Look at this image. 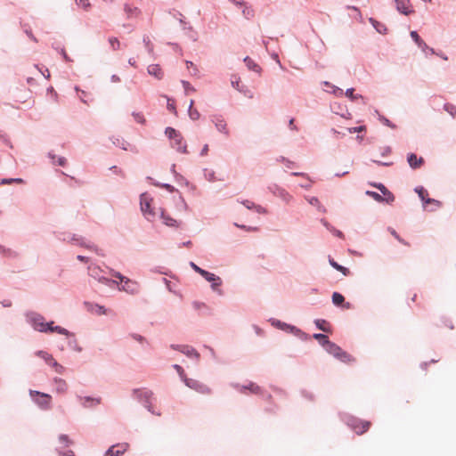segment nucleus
Instances as JSON below:
<instances>
[{
	"label": "nucleus",
	"instance_id": "1",
	"mask_svg": "<svg viewBox=\"0 0 456 456\" xmlns=\"http://www.w3.org/2000/svg\"><path fill=\"white\" fill-rule=\"evenodd\" d=\"M110 273L114 277L119 280L121 287H118L119 290H123L125 292L130 294H136L139 292V284L137 281L130 280L129 278L122 275L120 273L116 272L114 270H110Z\"/></svg>",
	"mask_w": 456,
	"mask_h": 456
},
{
	"label": "nucleus",
	"instance_id": "2",
	"mask_svg": "<svg viewBox=\"0 0 456 456\" xmlns=\"http://www.w3.org/2000/svg\"><path fill=\"white\" fill-rule=\"evenodd\" d=\"M152 199L148 193H142L140 196L141 210L145 217L152 221L156 216V212L151 208Z\"/></svg>",
	"mask_w": 456,
	"mask_h": 456
},
{
	"label": "nucleus",
	"instance_id": "3",
	"mask_svg": "<svg viewBox=\"0 0 456 456\" xmlns=\"http://www.w3.org/2000/svg\"><path fill=\"white\" fill-rule=\"evenodd\" d=\"M326 351L338 358V360L344 362H350L354 361L352 356L348 354L346 352L342 350L338 345L335 343L330 341L328 345L325 346Z\"/></svg>",
	"mask_w": 456,
	"mask_h": 456
},
{
	"label": "nucleus",
	"instance_id": "4",
	"mask_svg": "<svg viewBox=\"0 0 456 456\" xmlns=\"http://www.w3.org/2000/svg\"><path fill=\"white\" fill-rule=\"evenodd\" d=\"M103 273L104 271L98 265H91L88 266V274L94 280L106 285L118 284V281L104 277Z\"/></svg>",
	"mask_w": 456,
	"mask_h": 456
},
{
	"label": "nucleus",
	"instance_id": "5",
	"mask_svg": "<svg viewBox=\"0 0 456 456\" xmlns=\"http://www.w3.org/2000/svg\"><path fill=\"white\" fill-rule=\"evenodd\" d=\"M29 395L34 398L35 402L43 409H49L52 397L48 394L41 393L35 390H30Z\"/></svg>",
	"mask_w": 456,
	"mask_h": 456
},
{
	"label": "nucleus",
	"instance_id": "6",
	"mask_svg": "<svg viewBox=\"0 0 456 456\" xmlns=\"http://www.w3.org/2000/svg\"><path fill=\"white\" fill-rule=\"evenodd\" d=\"M184 384L188 387L197 391L198 393H200L203 395H210L211 394L210 387L199 380H196L193 379H189V378H184Z\"/></svg>",
	"mask_w": 456,
	"mask_h": 456
},
{
	"label": "nucleus",
	"instance_id": "7",
	"mask_svg": "<svg viewBox=\"0 0 456 456\" xmlns=\"http://www.w3.org/2000/svg\"><path fill=\"white\" fill-rule=\"evenodd\" d=\"M348 425L357 435H362L370 428L371 424L367 420L352 419L348 421Z\"/></svg>",
	"mask_w": 456,
	"mask_h": 456
},
{
	"label": "nucleus",
	"instance_id": "8",
	"mask_svg": "<svg viewBox=\"0 0 456 456\" xmlns=\"http://www.w3.org/2000/svg\"><path fill=\"white\" fill-rule=\"evenodd\" d=\"M134 395L137 397V399L142 402L145 407L151 412L153 411L151 410V397H152V392L147 389H136L134 390Z\"/></svg>",
	"mask_w": 456,
	"mask_h": 456
},
{
	"label": "nucleus",
	"instance_id": "9",
	"mask_svg": "<svg viewBox=\"0 0 456 456\" xmlns=\"http://www.w3.org/2000/svg\"><path fill=\"white\" fill-rule=\"evenodd\" d=\"M129 448L127 443L117 444L109 448L104 456H120L125 453Z\"/></svg>",
	"mask_w": 456,
	"mask_h": 456
},
{
	"label": "nucleus",
	"instance_id": "10",
	"mask_svg": "<svg viewBox=\"0 0 456 456\" xmlns=\"http://www.w3.org/2000/svg\"><path fill=\"white\" fill-rule=\"evenodd\" d=\"M416 191L425 204H433L436 208L441 207L440 201L428 198V193L427 190H425L424 188H422V187L417 188Z\"/></svg>",
	"mask_w": 456,
	"mask_h": 456
},
{
	"label": "nucleus",
	"instance_id": "11",
	"mask_svg": "<svg viewBox=\"0 0 456 456\" xmlns=\"http://www.w3.org/2000/svg\"><path fill=\"white\" fill-rule=\"evenodd\" d=\"M407 161L413 169L419 168L424 164L422 157H417L415 153H410L407 156Z\"/></svg>",
	"mask_w": 456,
	"mask_h": 456
},
{
	"label": "nucleus",
	"instance_id": "12",
	"mask_svg": "<svg viewBox=\"0 0 456 456\" xmlns=\"http://www.w3.org/2000/svg\"><path fill=\"white\" fill-rule=\"evenodd\" d=\"M212 121L214 122L216 127L219 132L224 133L225 134H229L227 129V124L222 116H214Z\"/></svg>",
	"mask_w": 456,
	"mask_h": 456
},
{
	"label": "nucleus",
	"instance_id": "13",
	"mask_svg": "<svg viewBox=\"0 0 456 456\" xmlns=\"http://www.w3.org/2000/svg\"><path fill=\"white\" fill-rule=\"evenodd\" d=\"M173 348L179 350L181 353H183V354H185L189 357H194L196 359H198L200 357V354H198V352L191 346H173Z\"/></svg>",
	"mask_w": 456,
	"mask_h": 456
},
{
	"label": "nucleus",
	"instance_id": "14",
	"mask_svg": "<svg viewBox=\"0 0 456 456\" xmlns=\"http://www.w3.org/2000/svg\"><path fill=\"white\" fill-rule=\"evenodd\" d=\"M395 4H396V9L407 15L409 14L410 12H411V4H410V1L409 0H395Z\"/></svg>",
	"mask_w": 456,
	"mask_h": 456
},
{
	"label": "nucleus",
	"instance_id": "15",
	"mask_svg": "<svg viewBox=\"0 0 456 456\" xmlns=\"http://www.w3.org/2000/svg\"><path fill=\"white\" fill-rule=\"evenodd\" d=\"M203 278H205L208 281L212 283V288L216 289V287L220 286L222 283L221 279L216 276V274L209 273L208 271H205L202 275Z\"/></svg>",
	"mask_w": 456,
	"mask_h": 456
},
{
	"label": "nucleus",
	"instance_id": "16",
	"mask_svg": "<svg viewBox=\"0 0 456 456\" xmlns=\"http://www.w3.org/2000/svg\"><path fill=\"white\" fill-rule=\"evenodd\" d=\"M32 323L35 330L40 332H47V323L44 322V318L42 316H37L33 318Z\"/></svg>",
	"mask_w": 456,
	"mask_h": 456
},
{
	"label": "nucleus",
	"instance_id": "17",
	"mask_svg": "<svg viewBox=\"0 0 456 456\" xmlns=\"http://www.w3.org/2000/svg\"><path fill=\"white\" fill-rule=\"evenodd\" d=\"M79 400H80L81 403L83 404V406L86 407V408L96 406V405L100 404V403H101V398H94V397H89V396H85V397L79 396Z\"/></svg>",
	"mask_w": 456,
	"mask_h": 456
},
{
	"label": "nucleus",
	"instance_id": "18",
	"mask_svg": "<svg viewBox=\"0 0 456 456\" xmlns=\"http://www.w3.org/2000/svg\"><path fill=\"white\" fill-rule=\"evenodd\" d=\"M172 146L179 152H186V142L182 135L172 141Z\"/></svg>",
	"mask_w": 456,
	"mask_h": 456
},
{
	"label": "nucleus",
	"instance_id": "19",
	"mask_svg": "<svg viewBox=\"0 0 456 456\" xmlns=\"http://www.w3.org/2000/svg\"><path fill=\"white\" fill-rule=\"evenodd\" d=\"M148 73L151 76H153V77H155L158 79H161L163 77V75H164L161 68L158 64H151V65H150L148 67Z\"/></svg>",
	"mask_w": 456,
	"mask_h": 456
},
{
	"label": "nucleus",
	"instance_id": "20",
	"mask_svg": "<svg viewBox=\"0 0 456 456\" xmlns=\"http://www.w3.org/2000/svg\"><path fill=\"white\" fill-rule=\"evenodd\" d=\"M242 204L248 209H253L255 210L256 212L259 213V214H266V210L265 208H263L262 206L260 205H256L255 204L254 202L252 201H249V200H244L242 201Z\"/></svg>",
	"mask_w": 456,
	"mask_h": 456
},
{
	"label": "nucleus",
	"instance_id": "21",
	"mask_svg": "<svg viewBox=\"0 0 456 456\" xmlns=\"http://www.w3.org/2000/svg\"><path fill=\"white\" fill-rule=\"evenodd\" d=\"M125 12L127 15V18H136L140 15V10L135 6H131L129 4H125Z\"/></svg>",
	"mask_w": 456,
	"mask_h": 456
},
{
	"label": "nucleus",
	"instance_id": "22",
	"mask_svg": "<svg viewBox=\"0 0 456 456\" xmlns=\"http://www.w3.org/2000/svg\"><path fill=\"white\" fill-rule=\"evenodd\" d=\"M382 193L383 195L386 197V201L387 202H390V201H393L394 200V196L393 194L388 191V190L383 185V184H379V185H375Z\"/></svg>",
	"mask_w": 456,
	"mask_h": 456
},
{
	"label": "nucleus",
	"instance_id": "23",
	"mask_svg": "<svg viewBox=\"0 0 456 456\" xmlns=\"http://www.w3.org/2000/svg\"><path fill=\"white\" fill-rule=\"evenodd\" d=\"M54 382L56 384V390L58 393H65L66 392V390L68 388V385L65 380H63L61 379H55Z\"/></svg>",
	"mask_w": 456,
	"mask_h": 456
},
{
	"label": "nucleus",
	"instance_id": "24",
	"mask_svg": "<svg viewBox=\"0 0 456 456\" xmlns=\"http://www.w3.org/2000/svg\"><path fill=\"white\" fill-rule=\"evenodd\" d=\"M315 324L318 327V329H320L321 330H322L324 332H331L330 325L325 320H320V319L316 320Z\"/></svg>",
	"mask_w": 456,
	"mask_h": 456
},
{
	"label": "nucleus",
	"instance_id": "25",
	"mask_svg": "<svg viewBox=\"0 0 456 456\" xmlns=\"http://www.w3.org/2000/svg\"><path fill=\"white\" fill-rule=\"evenodd\" d=\"M194 101L191 100L189 107V116L192 120H197L200 118V113L196 109H193Z\"/></svg>",
	"mask_w": 456,
	"mask_h": 456
},
{
	"label": "nucleus",
	"instance_id": "26",
	"mask_svg": "<svg viewBox=\"0 0 456 456\" xmlns=\"http://www.w3.org/2000/svg\"><path fill=\"white\" fill-rule=\"evenodd\" d=\"M244 61L249 69H252L256 72L260 71L259 66L256 63H255V61L252 59H250L249 57H246L244 59Z\"/></svg>",
	"mask_w": 456,
	"mask_h": 456
},
{
	"label": "nucleus",
	"instance_id": "27",
	"mask_svg": "<svg viewBox=\"0 0 456 456\" xmlns=\"http://www.w3.org/2000/svg\"><path fill=\"white\" fill-rule=\"evenodd\" d=\"M411 37L419 47H421L423 49L427 47L426 43L419 37V36L418 35V33L416 31H411Z\"/></svg>",
	"mask_w": 456,
	"mask_h": 456
},
{
	"label": "nucleus",
	"instance_id": "28",
	"mask_svg": "<svg viewBox=\"0 0 456 456\" xmlns=\"http://www.w3.org/2000/svg\"><path fill=\"white\" fill-rule=\"evenodd\" d=\"M314 338L319 341V343L323 346L325 347L328 343H330V340L328 338V337L324 334H320V333H317V334H314Z\"/></svg>",
	"mask_w": 456,
	"mask_h": 456
},
{
	"label": "nucleus",
	"instance_id": "29",
	"mask_svg": "<svg viewBox=\"0 0 456 456\" xmlns=\"http://www.w3.org/2000/svg\"><path fill=\"white\" fill-rule=\"evenodd\" d=\"M161 218L163 219L164 224L167 226H175L176 225V220L167 216L163 211H161Z\"/></svg>",
	"mask_w": 456,
	"mask_h": 456
},
{
	"label": "nucleus",
	"instance_id": "30",
	"mask_svg": "<svg viewBox=\"0 0 456 456\" xmlns=\"http://www.w3.org/2000/svg\"><path fill=\"white\" fill-rule=\"evenodd\" d=\"M330 264L338 271L341 272L344 275L349 274V270L340 265H338L337 262H335L333 259L330 260Z\"/></svg>",
	"mask_w": 456,
	"mask_h": 456
},
{
	"label": "nucleus",
	"instance_id": "31",
	"mask_svg": "<svg viewBox=\"0 0 456 456\" xmlns=\"http://www.w3.org/2000/svg\"><path fill=\"white\" fill-rule=\"evenodd\" d=\"M165 134L172 141H174L175 138L181 135L175 129L172 127L166 128Z\"/></svg>",
	"mask_w": 456,
	"mask_h": 456
},
{
	"label": "nucleus",
	"instance_id": "32",
	"mask_svg": "<svg viewBox=\"0 0 456 456\" xmlns=\"http://www.w3.org/2000/svg\"><path fill=\"white\" fill-rule=\"evenodd\" d=\"M345 301V297L338 292H334L332 295V302L336 305H341Z\"/></svg>",
	"mask_w": 456,
	"mask_h": 456
},
{
	"label": "nucleus",
	"instance_id": "33",
	"mask_svg": "<svg viewBox=\"0 0 456 456\" xmlns=\"http://www.w3.org/2000/svg\"><path fill=\"white\" fill-rule=\"evenodd\" d=\"M231 83L233 88L238 91H242V86H240V79L238 76L232 75L231 77Z\"/></svg>",
	"mask_w": 456,
	"mask_h": 456
},
{
	"label": "nucleus",
	"instance_id": "34",
	"mask_svg": "<svg viewBox=\"0 0 456 456\" xmlns=\"http://www.w3.org/2000/svg\"><path fill=\"white\" fill-rule=\"evenodd\" d=\"M370 21L371 22V24L375 27V28L379 32V33H383L385 30H386V28L383 24H381L380 22L375 20L374 19L370 18Z\"/></svg>",
	"mask_w": 456,
	"mask_h": 456
},
{
	"label": "nucleus",
	"instance_id": "35",
	"mask_svg": "<svg viewBox=\"0 0 456 456\" xmlns=\"http://www.w3.org/2000/svg\"><path fill=\"white\" fill-rule=\"evenodd\" d=\"M244 388L248 389L253 394H259L261 392L260 387L254 383H250L248 387H245Z\"/></svg>",
	"mask_w": 456,
	"mask_h": 456
},
{
	"label": "nucleus",
	"instance_id": "36",
	"mask_svg": "<svg viewBox=\"0 0 456 456\" xmlns=\"http://www.w3.org/2000/svg\"><path fill=\"white\" fill-rule=\"evenodd\" d=\"M76 4L86 11H88L91 6L89 0H76Z\"/></svg>",
	"mask_w": 456,
	"mask_h": 456
},
{
	"label": "nucleus",
	"instance_id": "37",
	"mask_svg": "<svg viewBox=\"0 0 456 456\" xmlns=\"http://www.w3.org/2000/svg\"><path fill=\"white\" fill-rule=\"evenodd\" d=\"M143 43H144L145 47L147 48L148 52L150 53H151L153 52V45L151 42L150 37H143Z\"/></svg>",
	"mask_w": 456,
	"mask_h": 456
},
{
	"label": "nucleus",
	"instance_id": "38",
	"mask_svg": "<svg viewBox=\"0 0 456 456\" xmlns=\"http://www.w3.org/2000/svg\"><path fill=\"white\" fill-rule=\"evenodd\" d=\"M444 110L452 117L456 116V107L454 105L447 103L444 105Z\"/></svg>",
	"mask_w": 456,
	"mask_h": 456
},
{
	"label": "nucleus",
	"instance_id": "39",
	"mask_svg": "<svg viewBox=\"0 0 456 456\" xmlns=\"http://www.w3.org/2000/svg\"><path fill=\"white\" fill-rule=\"evenodd\" d=\"M109 42L113 50H117L120 46V43L117 37H110Z\"/></svg>",
	"mask_w": 456,
	"mask_h": 456
},
{
	"label": "nucleus",
	"instance_id": "40",
	"mask_svg": "<svg viewBox=\"0 0 456 456\" xmlns=\"http://www.w3.org/2000/svg\"><path fill=\"white\" fill-rule=\"evenodd\" d=\"M368 195H370V197H372L375 200L377 201H384L386 200V198H383L381 195H379L378 192H375V191H367L366 192Z\"/></svg>",
	"mask_w": 456,
	"mask_h": 456
},
{
	"label": "nucleus",
	"instance_id": "41",
	"mask_svg": "<svg viewBox=\"0 0 456 456\" xmlns=\"http://www.w3.org/2000/svg\"><path fill=\"white\" fill-rule=\"evenodd\" d=\"M37 354L42 357L46 362V363L53 358V355L44 351H38Z\"/></svg>",
	"mask_w": 456,
	"mask_h": 456
},
{
	"label": "nucleus",
	"instance_id": "42",
	"mask_svg": "<svg viewBox=\"0 0 456 456\" xmlns=\"http://www.w3.org/2000/svg\"><path fill=\"white\" fill-rule=\"evenodd\" d=\"M174 369L177 371V373L179 374V376L181 377V379L184 382V378H187V377H186V375L184 373L183 369L180 365H178V364H175L174 365Z\"/></svg>",
	"mask_w": 456,
	"mask_h": 456
},
{
	"label": "nucleus",
	"instance_id": "43",
	"mask_svg": "<svg viewBox=\"0 0 456 456\" xmlns=\"http://www.w3.org/2000/svg\"><path fill=\"white\" fill-rule=\"evenodd\" d=\"M53 332H57L59 334H62V335H65V336H69V330H67L66 329L61 327V326H55L54 329H53Z\"/></svg>",
	"mask_w": 456,
	"mask_h": 456
},
{
	"label": "nucleus",
	"instance_id": "44",
	"mask_svg": "<svg viewBox=\"0 0 456 456\" xmlns=\"http://www.w3.org/2000/svg\"><path fill=\"white\" fill-rule=\"evenodd\" d=\"M133 117L134 120L139 124H144L145 118L142 114L141 113H133Z\"/></svg>",
	"mask_w": 456,
	"mask_h": 456
},
{
	"label": "nucleus",
	"instance_id": "45",
	"mask_svg": "<svg viewBox=\"0 0 456 456\" xmlns=\"http://www.w3.org/2000/svg\"><path fill=\"white\" fill-rule=\"evenodd\" d=\"M391 234L401 243L403 245L409 246V243L403 240L395 230H391Z\"/></svg>",
	"mask_w": 456,
	"mask_h": 456
},
{
	"label": "nucleus",
	"instance_id": "46",
	"mask_svg": "<svg viewBox=\"0 0 456 456\" xmlns=\"http://www.w3.org/2000/svg\"><path fill=\"white\" fill-rule=\"evenodd\" d=\"M363 130H365V126H358V127H349V128H347V131L350 134H354V133H357V132H362Z\"/></svg>",
	"mask_w": 456,
	"mask_h": 456
},
{
	"label": "nucleus",
	"instance_id": "47",
	"mask_svg": "<svg viewBox=\"0 0 456 456\" xmlns=\"http://www.w3.org/2000/svg\"><path fill=\"white\" fill-rule=\"evenodd\" d=\"M183 85L184 87L185 92L188 94L189 92H193L195 89L190 85L187 81H183Z\"/></svg>",
	"mask_w": 456,
	"mask_h": 456
},
{
	"label": "nucleus",
	"instance_id": "48",
	"mask_svg": "<svg viewBox=\"0 0 456 456\" xmlns=\"http://www.w3.org/2000/svg\"><path fill=\"white\" fill-rule=\"evenodd\" d=\"M235 225L237 227H240L241 229H244L245 231L247 232H256L257 231V228L256 227H252V226H246V225H239L238 224H235Z\"/></svg>",
	"mask_w": 456,
	"mask_h": 456
},
{
	"label": "nucleus",
	"instance_id": "49",
	"mask_svg": "<svg viewBox=\"0 0 456 456\" xmlns=\"http://www.w3.org/2000/svg\"><path fill=\"white\" fill-rule=\"evenodd\" d=\"M59 440L61 442V443H65L67 445H69V444H71V441L69 439V436L67 435H61L59 436Z\"/></svg>",
	"mask_w": 456,
	"mask_h": 456
},
{
	"label": "nucleus",
	"instance_id": "50",
	"mask_svg": "<svg viewBox=\"0 0 456 456\" xmlns=\"http://www.w3.org/2000/svg\"><path fill=\"white\" fill-rule=\"evenodd\" d=\"M191 267L193 268V270L195 272H197L198 273H200L201 276L203 275V273L206 271L204 269H201L200 267H199L198 265H196L194 263H191Z\"/></svg>",
	"mask_w": 456,
	"mask_h": 456
},
{
	"label": "nucleus",
	"instance_id": "51",
	"mask_svg": "<svg viewBox=\"0 0 456 456\" xmlns=\"http://www.w3.org/2000/svg\"><path fill=\"white\" fill-rule=\"evenodd\" d=\"M64 367L62 365H61L60 363H58V365L55 366V372L59 373V374H62L64 372Z\"/></svg>",
	"mask_w": 456,
	"mask_h": 456
},
{
	"label": "nucleus",
	"instance_id": "52",
	"mask_svg": "<svg viewBox=\"0 0 456 456\" xmlns=\"http://www.w3.org/2000/svg\"><path fill=\"white\" fill-rule=\"evenodd\" d=\"M354 89L353 88H349L346 91V95L350 98V99H354Z\"/></svg>",
	"mask_w": 456,
	"mask_h": 456
},
{
	"label": "nucleus",
	"instance_id": "53",
	"mask_svg": "<svg viewBox=\"0 0 456 456\" xmlns=\"http://www.w3.org/2000/svg\"><path fill=\"white\" fill-rule=\"evenodd\" d=\"M167 109L169 110H171L172 112H174L175 114L176 113V110H175V104L174 102H170V101L168 100V102H167Z\"/></svg>",
	"mask_w": 456,
	"mask_h": 456
},
{
	"label": "nucleus",
	"instance_id": "54",
	"mask_svg": "<svg viewBox=\"0 0 456 456\" xmlns=\"http://www.w3.org/2000/svg\"><path fill=\"white\" fill-rule=\"evenodd\" d=\"M66 162H67V160H66V159H65V158H63V157H58V158H57V163H58V165H60V166H64V165L66 164Z\"/></svg>",
	"mask_w": 456,
	"mask_h": 456
},
{
	"label": "nucleus",
	"instance_id": "55",
	"mask_svg": "<svg viewBox=\"0 0 456 456\" xmlns=\"http://www.w3.org/2000/svg\"><path fill=\"white\" fill-rule=\"evenodd\" d=\"M50 366H52L53 369H55V366L58 365V362L55 361V359L53 357L48 362Z\"/></svg>",
	"mask_w": 456,
	"mask_h": 456
},
{
	"label": "nucleus",
	"instance_id": "56",
	"mask_svg": "<svg viewBox=\"0 0 456 456\" xmlns=\"http://www.w3.org/2000/svg\"><path fill=\"white\" fill-rule=\"evenodd\" d=\"M50 366H52L53 369H55V366L58 365V362L55 361V359L53 357L48 362Z\"/></svg>",
	"mask_w": 456,
	"mask_h": 456
},
{
	"label": "nucleus",
	"instance_id": "57",
	"mask_svg": "<svg viewBox=\"0 0 456 456\" xmlns=\"http://www.w3.org/2000/svg\"><path fill=\"white\" fill-rule=\"evenodd\" d=\"M208 152V144H205L203 149L201 150V156H206Z\"/></svg>",
	"mask_w": 456,
	"mask_h": 456
},
{
	"label": "nucleus",
	"instance_id": "58",
	"mask_svg": "<svg viewBox=\"0 0 456 456\" xmlns=\"http://www.w3.org/2000/svg\"><path fill=\"white\" fill-rule=\"evenodd\" d=\"M46 328H47V331H51V332H53V329L55 326H53V322H51L49 323L46 324Z\"/></svg>",
	"mask_w": 456,
	"mask_h": 456
},
{
	"label": "nucleus",
	"instance_id": "59",
	"mask_svg": "<svg viewBox=\"0 0 456 456\" xmlns=\"http://www.w3.org/2000/svg\"><path fill=\"white\" fill-rule=\"evenodd\" d=\"M309 202H310L312 205H316V204H318V203H319V200H318V199H317V198L313 197V198L309 200Z\"/></svg>",
	"mask_w": 456,
	"mask_h": 456
},
{
	"label": "nucleus",
	"instance_id": "60",
	"mask_svg": "<svg viewBox=\"0 0 456 456\" xmlns=\"http://www.w3.org/2000/svg\"><path fill=\"white\" fill-rule=\"evenodd\" d=\"M77 259L79 261H82V262H87L88 261V258L86 256H77Z\"/></svg>",
	"mask_w": 456,
	"mask_h": 456
},
{
	"label": "nucleus",
	"instance_id": "61",
	"mask_svg": "<svg viewBox=\"0 0 456 456\" xmlns=\"http://www.w3.org/2000/svg\"><path fill=\"white\" fill-rule=\"evenodd\" d=\"M375 163L379 164V165H382V166H390L392 163H389V162H380V161H378V160H374Z\"/></svg>",
	"mask_w": 456,
	"mask_h": 456
},
{
	"label": "nucleus",
	"instance_id": "62",
	"mask_svg": "<svg viewBox=\"0 0 456 456\" xmlns=\"http://www.w3.org/2000/svg\"><path fill=\"white\" fill-rule=\"evenodd\" d=\"M243 12L247 18H249L250 16H252V11H250V10L243 11Z\"/></svg>",
	"mask_w": 456,
	"mask_h": 456
},
{
	"label": "nucleus",
	"instance_id": "63",
	"mask_svg": "<svg viewBox=\"0 0 456 456\" xmlns=\"http://www.w3.org/2000/svg\"><path fill=\"white\" fill-rule=\"evenodd\" d=\"M277 326H279L280 328L283 329L284 327H288L289 328V326H288L287 324L285 323H281V322H277Z\"/></svg>",
	"mask_w": 456,
	"mask_h": 456
},
{
	"label": "nucleus",
	"instance_id": "64",
	"mask_svg": "<svg viewBox=\"0 0 456 456\" xmlns=\"http://www.w3.org/2000/svg\"><path fill=\"white\" fill-rule=\"evenodd\" d=\"M62 456H75V454L72 451H69V452L63 453Z\"/></svg>",
	"mask_w": 456,
	"mask_h": 456
}]
</instances>
